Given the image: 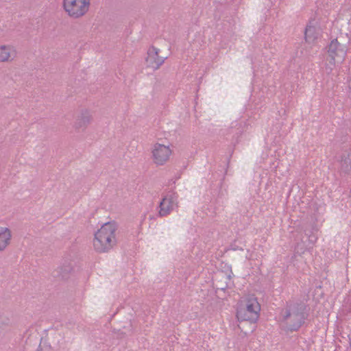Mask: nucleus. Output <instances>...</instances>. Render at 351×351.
I'll list each match as a JSON object with an SVG mask.
<instances>
[{
	"label": "nucleus",
	"instance_id": "obj_9",
	"mask_svg": "<svg viewBox=\"0 0 351 351\" xmlns=\"http://www.w3.org/2000/svg\"><path fill=\"white\" fill-rule=\"evenodd\" d=\"M160 49L151 47L147 51L146 58L147 66L154 70H156L164 63L166 57L159 56Z\"/></svg>",
	"mask_w": 351,
	"mask_h": 351
},
{
	"label": "nucleus",
	"instance_id": "obj_11",
	"mask_svg": "<svg viewBox=\"0 0 351 351\" xmlns=\"http://www.w3.org/2000/svg\"><path fill=\"white\" fill-rule=\"evenodd\" d=\"M12 231L5 226H0V252H4L11 244Z\"/></svg>",
	"mask_w": 351,
	"mask_h": 351
},
{
	"label": "nucleus",
	"instance_id": "obj_7",
	"mask_svg": "<svg viewBox=\"0 0 351 351\" xmlns=\"http://www.w3.org/2000/svg\"><path fill=\"white\" fill-rule=\"evenodd\" d=\"M178 195L176 193H169L163 197L158 206V214L160 217H167L178 207Z\"/></svg>",
	"mask_w": 351,
	"mask_h": 351
},
{
	"label": "nucleus",
	"instance_id": "obj_4",
	"mask_svg": "<svg viewBox=\"0 0 351 351\" xmlns=\"http://www.w3.org/2000/svg\"><path fill=\"white\" fill-rule=\"evenodd\" d=\"M260 311L261 306L257 299L253 296L249 297L246 299L245 306L238 309L237 317L239 320L255 322L258 318Z\"/></svg>",
	"mask_w": 351,
	"mask_h": 351
},
{
	"label": "nucleus",
	"instance_id": "obj_12",
	"mask_svg": "<svg viewBox=\"0 0 351 351\" xmlns=\"http://www.w3.org/2000/svg\"><path fill=\"white\" fill-rule=\"evenodd\" d=\"M339 171L341 173H348L351 171V153L344 152L339 160Z\"/></svg>",
	"mask_w": 351,
	"mask_h": 351
},
{
	"label": "nucleus",
	"instance_id": "obj_2",
	"mask_svg": "<svg viewBox=\"0 0 351 351\" xmlns=\"http://www.w3.org/2000/svg\"><path fill=\"white\" fill-rule=\"evenodd\" d=\"M117 225L108 222L104 224L95 233L93 247L97 252H108L117 244Z\"/></svg>",
	"mask_w": 351,
	"mask_h": 351
},
{
	"label": "nucleus",
	"instance_id": "obj_13",
	"mask_svg": "<svg viewBox=\"0 0 351 351\" xmlns=\"http://www.w3.org/2000/svg\"><path fill=\"white\" fill-rule=\"evenodd\" d=\"M304 35L306 43L314 44L319 36V31L316 27L309 24L306 27Z\"/></svg>",
	"mask_w": 351,
	"mask_h": 351
},
{
	"label": "nucleus",
	"instance_id": "obj_1",
	"mask_svg": "<svg viewBox=\"0 0 351 351\" xmlns=\"http://www.w3.org/2000/svg\"><path fill=\"white\" fill-rule=\"evenodd\" d=\"M304 319V306L302 304L293 303L282 311L280 324L284 330L295 331L300 328Z\"/></svg>",
	"mask_w": 351,
	"mask_h": 351
},
{
	"label": "nucleus",
	"instance_id": "obj_14",
	"mask_svg": "<svg viewBox=\"0 0 351 351\" xmlns=\"http://www.w3.org/2000/svg\"><path fill=\"white\" fill-rule=\"evenodd\" d=\"M73 268L70 264L64 265L58 268V272L61 278L65 280L69 276V274L72 272Z\"/></svg>",
	"mask_w": 351,
	"mask_h": 351
},
{
	"label": "nucleus",
	"instance_id": "obj_6",
	"mask_svg": "<svg viewBox=\"0 0 351 351\" xmlns=\"http://www.w3.org/2000/svg\"><path fill=\"white\" fill-rule=\"evenodd\" d=\"M172 150L169 145L155 143L152 148V156L154 164L158 166L164 165L170 159Z\"/></svg>",
	"mask_w": 351,
	"mask_h": 351
},
{
	"label": "nucleus",
	"instance_id": "obj_10",
	"mask_svg": "<svg viewBox=\"0 0 351 351\" xmlns=\"http://www.w3.org/2000/svg\"><path fill=\"white\" fill-rule=\"evenodd\" d=\"M17 56L16 48L11 45H0V62H11Z\"/></svg>",
	"mask_w": 351,
	"mask_h": 351
},
{
	"label": "nucleus",
	"instance_id": "obj_8",
	"mask_svg": "<svg viewBox=\"0 0 351 351\" xmlns=\"http://www.w3.org/2000/svg\"><path fill=\"white\" fill-rule=\"evenodd\" d=\"M93 117L89 110L82 109L73 123V128L75 131H85L88 126L93 122Z\"/></svg>",
	"mask_w": 351,
	"mask_h": 351
},
{
	"label": "nucleus",
	"instance_id": "obj_5",
	"mask_svg": "<svg viewBox=\"0 0 351 351\" xmlns=\"http://www.w3.org/2000/svg\"><path fill=\"white\" fill-rule=\"evenodd\" d=\"M62 5L66 13L73 19L84 16L89 10L90 0H62Z\"/></svg>",
	"mask_w": 351,
	"mask_h": 351
},
{
	"label": "nucleus",
	"instance_id": "obj_3",
	"mask_svg": "<svg viewBox=\"0 0 351 351\" xmlns=\"http://www.w3.org/2000/svg\"><path fill=\"white\" fill-rule=\"evenodd\" d=\"M347 54L346 46L341 44L337 39L331 40L327 47L326 72L330 73L336 65L343 63Z\"/></svg>",
	"mask_w": 351,
	"mask_h": 351
},
{
	"label": "nucleus",
	"instance_id": "obj_16",
	"mask_svg": "<svg viewBox=\"0 0 351 351\" xmlns=\"http://www.w3.org/2000/svg\"><path fill=\"white\" fill-rule=\"evenodd\" d=\"M149 219L150 220H152V219H155V217H154V215H149Z\"/></svg>",
	"mask_w": 351,
	"mask_h": 351
},
{
	"label": "nucleus",
	"instance_id": "obj_15",
	"mask_svg": "<svg viewBox=\"0 0 351 351\" xmlns=\"http://www.w3.org/2000/svg\"><path fill=\"white\" fill-rule=\"evenodd\" d=\"M10 326V320L8 318H3L0 321V336L7 327Z\"/></svg>",
	"mask_w": 351,
	"mask_h": 351
}]
</instances>
